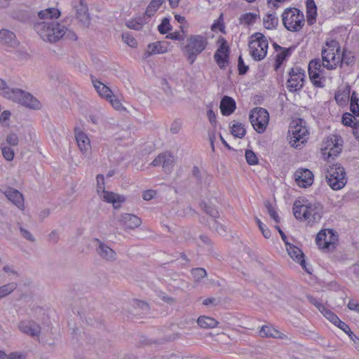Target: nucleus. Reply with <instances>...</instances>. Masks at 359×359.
Returning a JSON list of instances; mask_svg holds the SVG:
<instances>
[{"instance_id": "nucleus-19", "label": "nucleus", "mask_w": 359, "mask_h": 359, "mask_svg": "<svg viewBox=\"0 0 359 359\" xmlns=\"http://www.w3.org/2000/svg\"><path fill=\"white\" fill-rule=\"evenodd\" d=\"M75 139L77 142L78 147L83 155H88L90 153L91 145L90 141L88 135L82 130H75Z\"/></svg>"}, {"instance_id": "nucleus-49", "label": "nucleus", "mask_w": 359, "mask_h": 359, "mask_svg": "<svg viewBox=\"0 0 359 359\" xmlns=\"http://www.w3.org/2000/svg\"><path fill=\"white\" fill-rule=\"evenodd\" d=\"M255 219L264 238H269L271 236V231L266 227V226L261 222V220L259 218L256 217Z\"/></svg>"}, {"instance_id": "nucleus-4", "label": "nucleus", "mask_w": 359, "mask_h": 359, "mask_svg": "<svg viewBox=\"0 0 359 359\" xmlns=\"http://www.w3.org/2000/svg\"><path fill=\"white\" fill-rule=\"evenodd\" d=\"M345 169L339 164L329 165L326 168L325 179L333 190H340L347 182Z\"/></svg>"}, {"instance_id": "nucleus-18", "label": "nucleus", "mask_w": 359, "mask_h": 359, "mask_svg": "<svg viewBox=\"0 0 359 359\" xmlns=\"http://www.w3.org/2000/svg\"><path fill=\"white\" fill-rule=\"evenodd\" d=\"M175 163V156L168 152L160 154L151 163L154 166L161 165L165 172H170Z\"/></svg>"}, {"instance_id": "nucleus-27", "label": "nucleus", "mask_w": 359, "mask_h": 359, "mask_svg": "<svg viewBox=\"0 0 359 359\" xmlns=\"http://www.w3.org/2000/svg\"><path fill=\"white\" fill-rule=\"evenodd\" d=\"M262 337H271L276 339H285L287 337L279 330L271 325H264L259 330Z\"/></svg>"}, {"instance_id": "nucleus-34", "label": "nucleus", "mask_w": 359, "mask_h": 359, "mask_svg": "<svg viewBox=\"0 0 359 359\" xmlns=\"http://www.w3.org/2000/svg\"><path fill=\"white\" fill-rule=\"evenodd\" d=\"M17 286L18 285L15 282H11L0 286V299L11 294L17 288Z\"/></svg>"}, {"instance_id": "nucleus-61", "label": "nucleus", "mask_w": 359, "mask_h": 359, "mask_svg": "<svg viewBox=\"0 0 359 359\" xmlns=\"http://www.w3.org/2000/svg\"><path fill=\"white\" fill-rule=\"evenodd\" d=\"M341 57L343 60L341 61V65L345 63L347 65H351L354 62V57L351 55H348L345 52H343L341 54Z\"/></svg>"}, {"instance_id": "nucleus-21", "label": "nucleus", "mask_w": 359, "mask_h": 359, "mask_svg": "<svg viewBox=\"0 0 359 359\" xmlns=\"http://www.w3.org/2000/svg\"><path fill=\"white\" fill-rule=\"evenodd\" d=\"M0 43L11 48H15L19 45L15 33L6 29H0Z\"/></svg>"}, {"instance_id": "nucleus-31", "label": "nucleus", "mask_w": 359, "mask_h": 359, "mask_svg": "<svg viewBox=\"0 0 359 359\" xmlns=\"http://www.w3.org/2000/svg\"><path fill=\"white\" fill-rule=\"evenodd\" d=\"M26 91L20 88H11L7 99L22 104V100L24 99Z\"/></svg>"}, {"instance_id": "nucleus-40", "label": "nucleus", "mask_w": 359, "mask_h": 359, "mask_svg": "<svg viewBox=\"0 0 359 359\" xmlns=\"http://www.w3.org/2000/svg\"><path fill=\"white\" fill-rule=\"evenodd\" d=\"M321 313L331 323H332L334 325L337 324V322L339 321V318L336 316L332 311L330 310L326 309L324 306V309H322L320 311Z\"/></svg>"}, {"instance_id": "nucleus-6", "label": "nucleus", "mask_w": 359, "mask_h": 359, "mask_svg": "<svg viewBox=\"0 0 359 359\" xmlns=\"http://www.w3.org/2000/svg\"><path fill=\"white\" fill-rule=\"evenodd\" d=\"M284 27L290 32L299 31L304 25V13L297 8H287L282 14Z\"/></svg>"}, {"instance_id": "nucleus-17", "label": "nucleus", "mask_w": 359, "mask_h": 359, "mask_svg": "<svg viewBox=\"0 0 359 359\" xmlns=\"http://www.w3.org/2000/svg\"><path fill=\"white\" fill-rule=\"evenodd\" d=\"M18 328L22 333L32 337H39L41 333V326L33 320H21Z\"/></svg>"}, {"instance_id": "nucleus-11", "label": "nucleus", "mask_w": 359, "mask_h": 359, "mask_svg": "<svg viewBox=\"0 0 359 359\" xmlns=\"http://www.w3.org/2000/svg\"><path fill=\"white\" fill-rule=\"evenodd\" d=\"M304 72L299 67L291 69L287 81V88L290 92H296L304 86Z\"/></svg>"}, {"instance_id": "nucleus-16", "label": "nucleus", "mask_w": 359, "mask_h": 359, "mask_svg": "<svg viewBox=\"0 0 359 359\" xmlns=\"http://www.w3.org/2000/svg\"><path fill=\"white\" fill-rule=\"evenodd\" d=\"M294 179L299 187L308 188L313 183L314 175L309 169L300 168L294 172Z\"/></svg>"}, {"instance_id": "nucleus-60", "label": "nucleus", "mask_w": 359, "mask_h": 359, "mask_svg": "<svg viewBox=\"0 0 359 359\" xmlns=\"http://www.w3.org/2000/svg\"><path fill=\"white\" fill-rule=\"evenodd\" d=\"M290 49H285L281 53H278L277 55V62L278 63L283 62L286 59V57L290 55Z\"/></svg>"}, {"instance_id": "nucleus-37", "label": "nucleus", "mask_w": 359, "mask_h": 359, "mask_svg": "<svg viewBox=\"0 0 359 359\" xmlns=\"http://www.w3.org/2000/svg\"><path fill=\"white\" fill-rule=\"evenodd\" d=\"M231 128V134L236 137L242 138L246 133L244 126L238 122L233 123Z\"/></svg>"}, {"instance_id": "nucleus-56", "label": "nucleus", "mask_w": 359, "mask_h": 359, "mask_svg": "<svg viewBox=\"0 0 359 359\" xmlns=\"http://www.w3.org/2000/svg\"><path fill=\"white\" fill-rule=\"evenodd\" d=\"M353 119H355V118L351 114L345 113L342 116L341 121L344 126H351V123L353 122Z\"/></svg>"}, {"instance_id": "nucleus-32", "label": "nucleus", "mask_w": 359, "mask_h": 359, "mask_svg": "<svg viewBox=\"0 0 359 359\" xmlns=\"http://www.w3.org/2000/svg\"><path fill=\"white\" fill-rule=\"evenodd\" d=\"M198 325L202 328H213L217 325V321L210 317L200 316L197 320Z\"/></svg>"}, {"instance_id": "nucleus-45", "label": "nucleus", "mask_w": 359, "mask_h": 359, "mask_svg": "<svg viewBox=\"0 0 359 359\" xmlns=\"http://www.w3.org/2000/svg\"><path fill=\"white\" fill-rule=\"evenodd\" d=\"M107 101H109L114 109L117 111L125 109L121 101L114 94L109 99L107 100Z\"/></svg>"}, {"instance_id": "nucleus-39", "label": "nucleus", "mask_w": 359, "mask_h": 359, "mask_svg": "<svg viewBox=\"0 0 359 359\" xmlns=\"http://www.w3.org/2000/svg\"><path fill=\"white\" fill-rule=\"evenodd\" d=\"M144 19L142 18H138L135 19H132L126 22V26L135 30H140L142 29L143 25L145 23Z\"/></svg>"}, {"instance_id": "nucleus-57", "label": "nucleus", "mask_w": 359, "mask_h": 359, "mask_svg": "<svg viewBox=\"0 0 359 359\" xmlns=\"http://www.w3.org/2000/svg\"><path fill=\"white\" fill-rule=\"evenodd\" d=\"M20 231L22 236L29 241L34 242L35 241L33 235L27 229H24L22 226H20Z\"/></svg>"}, {"instance_id": "nucleus-29", "label": "nucleus", "mask_w": 359, "mask_h": 359, "mask_svg": "<svg viewBox=\"0 0 359 359\" xmlns=\"http://www.w3.org/2000/svg\"><path fill=\"white\" fill-rule=\"evenodd\" d=\"M307 22L309 25H313L316 21L317 14V7L314 0H307L306 2Z\"/></svg>"}, {"instance_id": "nucleus-2", "label": "nucleus", "mask_w": 359, "mask_h": 359, "mask_svg": "<svg viewBox=\"0 0 359 359\" xmlns=\"http://www.w3.org/2000/svg\"><path fill=\"white\" fill-rule=\"evenodd\" d=\"M341 47L336 40L327 41L321 50V57L314 59L310 61L308 69L309 75L311 81L316 87H323L321 79L323 76V69L328 70L337 69L338 66H341L343 58L341 55Z\"/></svg>"}, {"instance_id": "nucleus-50", "label": "nucleus", "mask_w": 359, "mask_h": 359, "mask_svg": "<svg viewBox=\"0 0 359 359\" xmlns=\"http://www.w3.org/2000/svg\"><path fill=\"white\" fill-rule=\"evenodd\" d=\"M6 142L8 144L15 147L19 143V138L17 134L14 133H10L6 137Z\"/></svg>"}, {"instance_id": "nucleus-5", "label": "nucleus", "mask_w": 359, "mask_h": 359, "mask_svg": "<svg viewBox=\"0 0 359 359\" xmlns=\"http://www.w3.org/2000/svg\"><path fill=\"white\" fill-rule=\"evenodd\" d=\"M207 45L208 39L205 36L199 34L189 36L187 39V43L184 47L188 61L191 64L194 63L196 56L205 49Z\"/></svg>"}, {"instance_id": "nucleus-62", "label": "nucleus", "mask_w": 359, "mask_h": 359, "mask_svg": "<svg viewBox=\"0 0 359 359\" xmlns=\"http://www.w3.org/2000/svg\"><path fill=\"white\" fill-rule=\"evenodd\" d=\"M3 271L5 273H8L11 278H13L14 276H18V272L15 271L14 269L9 265L4 266L3 268Z\"/></svg>"}, {"instance_id": "nucleus-3", "label": "nucleus", "mask_w": 359, "mask_h": 359, "mask_svg": "<svg viewBox=\"0 0 359 359\" xmlns=\"http://www.w3.org/2000/svg\"><path fill=\"white\" fill-rule=\"evenodd\" d=\"M293 213L296 219L313 225L320 220L323 215V206L319 203H302L300 201H296L293 205Z\"/></svg>"}, {"instance_id": "nucleus-33", "label": "nucleus", "mask_w": 359, "mask_h": 359, "mask_svg": "<svg viewBox=\"0 0 359 359\" xmlns=\"http://www.w3.org/2000/svg\"><path fill=\"white\" fill-rule=\"evenodd\" d=\"M263 23L265 28L273 29L276 27L278 24V19L275 13H269L263 19Z\"/></svg>"}, {"instance_id": "nucleus-54", "label": "nucleus", "mask_w": 359, "mask_h": 359, "mask_svg": "<svg viewBox=\"0 0 359 359\" xmlns=\"http://www.w3.org/2000/svg\"><path fill=\"white\" fill-rule=\"evenodd\" d=\"M27 353L25 351H13L8 353V359H26Z\"/></svg>"}, {"instance_id": "nucleus-22", "label": "nucleus", "mask_w": 359, "mask_h": 359, "mask_svg": "<svg viewBox=\"0 0 359 359\" xmlns=\"http://www.w3.org/2000/svg\"><path fill=\"white\" fill-rule=\"evenodd\" d=\"M286 245V250L287 252L288 255L295 262L299 263L303 269H304L306 271L309 272L306 268V262L304 259V255L302 251L293 245H291L288 243V245Z\"/></svg>"}, {"instance_id": "nucleus-10", "label": "nucleus", "mask_w": 359, "mask_h": 359, "mask_svg": "<svg viewBox=\"0 0 359 359\" xmlns=\"http://www.w3.org/2000/svg\"><path fill=\"white\" fill-rule=\"evenodd\" d=\"M341 138L337 135H330L324 141L322 148L325 158L337 156L341 151Z\"/></svg>"}, {"instance_id": "nucleus-63", "label": "nucleus", "mask_w": 359, "mask_h": 359, "mask_svg": "<svg viewBox=\"0 0 359 359\" xmlns=\"http://www.w3.org/2000/svg\"><path fill=\"white\" fill-rule=\"evenodd\" d=\"M348 308L351 311H355L359 313V302L355 299H351L348 302Z\"/></svg>"}, {"instance_id": "nucleus-53", "label": "nucleus", "mask_w": 359, "mask_h": 359, "mask_svg": "<svg viewBox=\"0 0 359 359\" xmlns=\"http://www.w3.org/2000/svg\"><path fill=\"white\" fill-rule=\"evenodd\" d=\"M168 39L172 40L182 41L184 39L185 34L183 30L181 32H175L170 33L166 36Z\"/></svg>"}, {"instance_id": "nucleus-41", "label": "nucleus", "mask_w": 359, "mask_h": 359, "mask_svg": "<svg viewBox=\"0 0 359 359\" xmlns=\"http://www.w3.org/2000/svg\"><path fill=\"white\" fill-rule=\"evenodd\" d=\"M264 205L266 208L267 209L268 213L269 214L270 217L276 222H280V217L276 212V211L274 210V208L272 207L271 203L268 201H265Z\"/></svg>"}, {"instance_id": "nucleus-58", "label": "nucleus", "mask_w": 359, "mask_h": 359, "mask_svg": "<svg viewBox=\"0 0 359 359\" xmlns=\"http://www.w3.org/2000/svg\"><path fill=\"white\" fill-rule=\"evenodd\" d=\"M306 297L309 302L313 305H314L320 311L322 309H324L325 306L322 304L317 299L311 295H308Z\"/></svg>"}, {"instance_id": "nucleus-36", "label": "nucleus", "mask_w": 359, "mask_h": 359, "mask_svg": "<svg viewBox=\"0 0 359 359\" xmlns=\"http://www.w3.org/2000/svg\"><path fill=\"white\" fill-rule=\"evenodd\" d=\"M208 225L212 231H216L220 235L224 234L226 231V226L216 219H210Z\"/></svg>"}, {"instance_id": "nucleus-25", "label": "nucleus", "mask_w": 359, "mask_h": 359, "mask_svg": "<svg viewBox=\"0 0 359 359\" xmlns=\"http://www.w3.org/2000/svg\"><path fill=\"white\" fill-rule=\"evenodd\" d=\"M100 196L104 201L112 203L115 208H118L119 207V204L124 202L126 200L123 196L108 191H106Z\"/></svg>"}, {"instance_id": "nucleus-23", "label": "nucleus", "mask_w": 359, "mask_h": 359, "mask_svg": "<svg viewBox=\"0 0 359 359\" xmlns=\"http://www.w3.org/2000/svg\"><path fill=\"white\" fill-rule=\"evenodd\" d=\"M120 222L125 229H133L140 226V218L132 214L125 213L121 216Z\"/></svg>"}, {"instance_id": "nucleus-8", "label": "nucleus", "mask_w": 359, "mask_h": 359, "mask_svg": "<svg viewBox=\"0 0 359 359\" xmlns=\"http://www.w3.org/2000/svg\"><path fill=\"white\" fill-rule=\"evenodd\" d=\"M252 37H255V39L250 41V54L255 60L260 61L266 55L268 41L262 33L259 32L255 33Z\"/></svg>"}, {"instance_id": "nucleus-14", "label": "nucleus", "mask_w": 359, "mask_h": 359, "mask_svg": "<svg viewBox=\"0 0 359 359\" xmlns=\"http://www.w3.org/2000/svg\"><path fill=\"white\" fill-rule=\"evenodd\" d=\"M95 251L103 260L107 262H114L116 260V252L107 244L98 238H95Z\"/></svg>"}, {"instance_id": "nucleus-1", "label": "nucleus", "mask_w": 359, "mask_h": 359, "mask_svg": "<svg viewBox=\"0 0 359 359\" xmlns=\"http://www.w3.org/2000/svg\"><path fill=\"white\" fill-rule=\"evenodd\" d=\"M38 16L41 21L34 23V29L43 41L54 43L62 38L72 41L77 39L73 31L67 29L65 25L56 21L60 16L58 9L49 8L40 11Z\"/></svg>"}, {"instance_id": "nucleus-44", "label": "nucleus", "mask_w": 359, "mask_h": 359, "mask_svg": "<svg viewBox=\"0 0 359 359\" xmlns=\"http://www.w3.org/2000/svg\"><path fill=\"white\" fill-rule=\"evenodd\" d=\"M191 273L195 280L198 282L207 276L206 271L203 268L194 269L192 270Z\"/></svg>"}, {"instance_id": "nucleus-26", "label": "nucleus", "mask_w": 359, "mask_h": 359, "mask_svg": "<svg viewBox=\"0 0 359 359\" xmlns=\"http://www.w3.org/2000/svg\"><path fill=\"white\" fill-rule=\"evenodd\" d=\"M219 107L224 116H229L236 109V102L231 97L224 96L220 102Z\"/></svg>"}, {"instance_id": "nucleus-43", "label": "nucleus", "mask_w": 359, "mask_h": 359, "mask_svg": "<svg viewBox=\"0 0 359 359\" xmlns=\"http://www.w3.org/2000/svg\"><path fill=\"white\" fill-rule=\"evenodd\" d=\"M97 191L99 196L106 191L104 189V175L101 174L97 176Z\"/></svg>"}, {"instance_id": "nucleus-30", "label": "nucleus", "mask_w": 359, "mask_h": 359, "mask_svg": "<svg viewBox=\"0 0 359 359\" xmlns=\"http://www.w3.org/2000/svg\"><path fill=\"white\" fill-rule=\"evenodd\" d=\"M22 105L34 110L39 109L41 107V102L32 94L27 92L25 94L24 99L22 100Z\"/></svg>"}, {"instance_id": "nucleus-48", "label": "nucleus", "mask_w": 359, "mask_h": 359, "mask_svg": "<svg viewBox=\"0 0 359 359\" xmlns=\"http://www.w3.org/2000/svg\"><path fill=\"white\" fill-rule=\"evenodd\" d=\"M11 90L6 81L0 78V95L7 98Z\"/></svg>"}, {"instance_id": "nucleus-64", "label": "nucleus", "mask_w": 359, "mask_h": 359, "mask_svg": "<svg viewBox=\"0 0 359 359\" xmlns=\"http://www.w3.org/2000/svg\"><path fill=\"white\" fill-rule=\"evenodd\" d=\"M350 109L353 114L356 116H359V104L358 102H354L353 99H351Z\"/></svg>"}, {"instance_id": "nucleus-9", "label": "nucleus", "mask_w": 359, "mask_h": 359, "mask_svg": "<svg viewBox=\"0 0 359 359\" xmlns=\"http://www.w3.org/2000/svg\"><path fill=\"white\" fill-rule=\"evenodd\" d=\"M250 121L254 129L257 133H262L269 124V112L264 108L255 107L250 114Z\"/></svg>"}, {"instance_id": "nucleus-28", "label": "nucleus", "mask_w": 359, "mask_h": 359, "mask_svg": "<svg viewBox=\"0 0 359 359\" xmlns=\"http://www.w3.org/2000/svg\"><path fill=\"white\" fill-rule=\"evenodd\" d=\"M92 83L97 93L107 100L113 95L112 90L105 84L97 79H93Z\"/></svg>"}, {"instance_id": "nucleus-13", "label": "nucleus", "mask_w": 359, "mask_h": 359, "mask_svg": "<svg viewBox=\"0 0 359 359\" xmlns=\"http://www.w3.org/2000/svg\"><path fill=\"white\" fill-rule=\"evenodd\" d=\"M72 5L75 10L76 18L84 27H88L90 18L85 0H72Z\"/></svg>"}, {"instance_id": "nucleus-55", "label": "nucleus", "mask_w": 359, "mask_h": 359, "mask_svg": "<svg viewBox=\"0 0 359 359\" xmlns=\"http://www.w3.org/2000/svg\"><path fill=\"white\" fill-rule=\"evenodd\" d=\"M238 72L240 75H244L248 70V66L245 65L244 64L243 60L241 57V55L238 57Z\"/></svg>"}, {"instance_id": "nucleus-42", "label": "nucleus", "mask_w": 359, "mask_h": 359, "mask_svg": "<svg viewBox=\"0 0 359 359\" xmlns=\"http://www.w3.org/2000/svg\"><path fill=\"white\" fill-rule=\"evenodd\" d=\"M245 159L250 165H257L258 163V158L252 150L248 149L245 151Z\"/></svg>"}, {"instance_id": "nucleus-46", "label": "nucleus", "mask_w": 359, "mask_h": 359, "mask_svg": "<svg viewBox=\"0 0 359 359\" xmlns=\"http://www.w3.org/2000/svg\"><path fill=\"white\" fill-rule=\"evenodd\" d=\"M170 21L168 18H163L158 25V29L161 34H166L170 29Z\"/></svg>"}, {"instance_id": "nucleus-35", "label": "nucleus", "mask_w": 359, "mask_h": 359, "mask_svg": "<svg viewBox=\"0 0 359 359\" xmlns=\"http://www.w3.org/2000/svg\"><path fill=\"white\" fill-rule=\"evenodd\" d=\"M259 18V14L256 13H246L239 18L241 24L250 25L253 24Z\"/></svg>"}, {"instance_id": "nucleus-20", "label": "nucleus", "mask_w": 359, "mask_h": 359, "mask_svg": "<svg viewBox=\"0 0 359 359\" xmlns=\"http://www.w3.org/2000/svg\"><path fill=\"white\" fill-rule=\"evenodd\" d=\"M4 194L7 199L20 210H23L25 209L24 198L19 191L9 187L5 190Z\"/></svg>"}, {"instance_id": "nucleus-7", "label": "nucleus", "mask_w": 359, "mask_h": 359, "mask_svg": "<svg viewBox=\"0 0 359 359\" xmlns=\"http://www.w3.org/2000/svg\"><path fill=\"white\" fill-rule=\"evenodd\" d=\"M290 143L292 147L298 148L304 144L309 138V131L302 119H298L292 122L290 126Z\"/></svg>"}, {"instance_id": "nucleus-38", "label": "nucleus", "mask_w": 359, "mask_h": 359, "mask_svg": "<svg viewBox=\"0 0 359 359\" xmlns=\"http://www.w3.org/2000/svg\"><path fill=\"white\" fill-rule=\"evenodd\" d=\"M163 1L164 0H151V1L147 8L145 15L148 17L154 15L156 11L162 5Z\"/></svg>"}, {"instance_id": "nucleus-12", "label": "nucleus", "mask_w": 359, "mask_h": 359, "mask_svg": "<svg viewBox=\"0 0 359 359\" xmlns=\"http://www.w3.org/2000/svg\"><path fill=\"white\" fill-rule=\"evenodd\" d=\"M337 236L332 229H325L320 231L316 236V242L319 248L332 250L335 248Z\"/></svg>"}, {"instance_id": "nucleus-15", "label": "nucleus", "mask_w": 359, "mask_h": 359, "mask_svg": "<svg viewBox=\"0 0 359 359\" xmlns=\"http://www.w3.org/2000/svg\"><path fill=\"white\" fill-rule=\"evenodd\" d=\"M219 42L220 45L214 55V59L220 69H225L229 64V48L224 38L220 39Z\"/></svg>"}, {"instance_id": "nucleus-59", "label": "nucleus", "mask_w": 359, "mask_h": 359, "mask_svg": "<svg viewBox=\"0 0 359 359\" xmlns=\"http://www.w3.org/2000/svg\"><path fill=\"white\" fill-rule=\"evenodd\" d=\"M11 112L8 110L4 111L0 116V123L4 125L8 126L6 122L10 119Z\"/></svg>"}, {"instance_id": "nucleus-24", "label": "nucleus", "mask_w": 359, "mask_h": 359, "mask_svg": "<svg viewBox=\"0 0 359 359\" xmlns=\"http://www.w3.org/2000/svg\"><path fill=\"white\" fill-rule=\"evenodd\" d=\"M168 51V46L165 43L156 41L149 43L144 53V57L147 58L153 55L161 54Z\"/></svg>"}, {"instance_id": "nucleus-51", "label": "nucleus", "mask_w": 359, "mask_h": 359, "mask_svg": "<svg viewBox=\"0 0 359 359\" xmlns=\"http://www.w3.org/2000/svg\"><path fill=\"white\" fill-rule=\"evenodd\" d=\"M2 155L6 160L11 161L14 158V151L11 147H4L2 148Z\"/></svg>"}, {"instance_id": "nucleus-52", "label": "nucleus", "mask_w": 359, "mask_h": 359, "mask_svg": "<svg viewBox=\"0 0 359 359\" xmlns=\"http://www.w3.org/2000/svg\"><path fill=\"white\" fill-rule=\"evenodd\" d=\"M123 41L130 47H135L137 46V41L132 36L128 33L122 34Z\"/></svg>"}, {"instance_id": "nucleus-47", "label": "nucleus", "mask_w": 359, "mask_h": 359, "mask_svg": "<svg viewBox=\"0 0 359 359\" xmlns=\"http://www.w3.org/2000/svg\"><path fill=\"white\" fill-rule=\"evenodd\" d=\"M204 210L207 214H208L211 218L210 219H216L219 217V212L214 207L208 204L204 205Z\"/></svg>"}]
</instances>
